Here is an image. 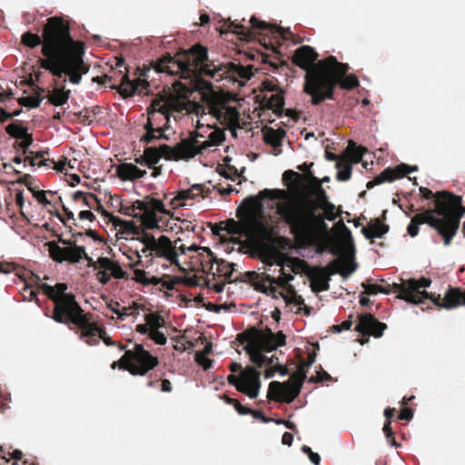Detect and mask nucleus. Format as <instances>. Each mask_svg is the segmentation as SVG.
Instances as JSON below:
<instances>
[{
    "label": "nucleus",
    "instance_id": "1",
    "mask_svg": "<svg viewBox=\"0 0 465 465\" xmlns=\"http://www.w3.org/2000/svg\"><path fill=\"white\" fill-rule=\"evenodd\" d=\"M151 69L156 73H166L169 75L181 74L182 78H198L207 76L220 81L223 78L239 76L249 80L252 75V65L243 66L233 62L218 63L210 61L208 49L201 44H195L187 50H181L174 56L166 53L162 57L153 60L149 66L137 68L138 78L131 81L127 74H124L117 84L114 76L104 74L93 79L100 84H112L110 88L116 90L124 98L127 99L135 94H142L149 87L147 78Z\"/></svg>",
    "mask_w": 465,
    "mask_h": 465
},
{
    "label": "nucleus",
    "instance_id": "2",
    "mask_svg": "<svg viewBox=\"0 0 465 465\" xmlns=\"http://www.w3.org/2000/svg\"><path fill=\"white\" fill-rule=\"evenodd\" d=\"M21 43L30 48L41 45L44 57L38 59L40 67L57 78L66 75L70 83L79 84L89 71L90 66L84 60L85 45L74 39L69 21L62 16L47 18L41 35L25 32Z\"/></svg>",
    "mask_w": 465,
    "mask_h": 465
},
{
    "label": "nucleus",
    "instance_id": "3",
    "mask_svg": "<svg viewBox=\"0 0 465 465\" xmlns=\"http://www.w3.org/2000/svg\"><path fill=\"white\" fill-rule=\"evenodd\" d=\"M329 203L328 195L319 183L315 197L288 193L286 201L276 203V213L298 242L311 244L328 231L319 211Z\"/></svg>",
    "mask_w": 465,
    "mask_h": 465
},
{
    "label": "nucleus",
    "instance_id": "4",
    "mask_svg": "<svg viewBox=\"0 0 465 465\" xmlns=\"http://www.w3.org/2000/svg\"><path fill=\"white\" fill-rule=\"evenodd\" d=\"M350 66L341 63L333 55L322 60V63L309 75L308 92L311 103L319 105L326 100H335L337 87L353 90L360 85L355 74H347Z\"/></svg>",
    "mask_w": 465,
    "mask_h": 465
},
{
    "label": "nucleus",
    "instance_id": "5",
    "mask_svg": "<svg viewBox=\"0 0 465 465\" xmlns=\"http://www.w3.org/2000/svg\"><path fill=\"white\" fill-rule=\"evenodd\" d=\"M35 279L37 288L54 303L52 318L56 322L67 325L74 324L81 331L95 324L92 321L93 314L84 312L75 300V295L66 292L68 289L66 283H56L54 286H51L47 283L39 282L40 278L38 276H35Z\"/></svg>",
    "mask_w": 465,
    "mask_h": 465
},
{
    "label": "nucleus",
    "instance_id": "6",
    "mask_svg": "<svg viewBox=\"0 0 465 465\" xmlns=\"http://www.w3.org/2000/svg\"><path fill=\"white\" fill-rule=\"evenodd\" d=\"M446 202H448V198L440 193L437 200V208L428 209L415 214L407 227L409 235L417 236L420 231L419 226L427 223L442 238L444 245H450L459 230V221L458 218H452L450 210L453 208V204Z\"/></svg>",
    "mask_w": 465,
    "mask_h": 465
},
{
    "label": "nucleus",
    "instance_id": "7",
    "mask_svg": "<svg viewBox=\"0 0 465 465\" xmlns=\"http://www.w3.org/2000/svg\"><path fill=\"white\" fill-rule=\"evenodd\" d=\"M237 340L242 344H247L245 351L251 361L258 368L264 366L267 361V356L263 355L262 351H272L286 343V336L282 331L273 333L269 327H266L263 331H260L256 327H252L239 333Z\"/></svg>",
    "mask_w": 465,
    "mask_h": 465
},
{
    "label": "nucleus",
    "instance_id": "8",
    "mask_svg": "<svg viewBox=\"0 0 465 465\" xmlns=\"http://www.w3.org/2000/svg\"><path fill=\"white\" fill-rule=\"evenodd\" d=\"M207 147H143L134 149L133 159L135 163L152 169V176L156 178L162 173V165H157L163 157L168 161H188L201 154Z\"/></svg>",
    "mask_w": 465,
    "mask_h": 465
},
{
    "label": "nucleus",
    "instance_id": "9",
    "mask_svg": "<svg viewBox=\"0 0 465 465\" xmlns=\"http://www.w3.org/2000/svg\"><path fill=\"white\" fill-rule=\"evenodd\" d=\"M251 27L248 28L243 25L235 21L228 20L223 23L221 27V34L234 33L238 35V38L242 41L251 42L256 38V35H260L265 41L266 38L274 37L275 35L282 34V28L274 25L266 23L259 20L255 16H252L250 19Z\"/></svg>",
    "mask_w": 465,
    "mask_h": 465
},
{
    "label": "nucleus",
    "instance_id": "10",
    "mask_svg": "<svg viewBox=\"0 0 465 465\" xmlns=\"http://www.w3.org/2000/svg\"><path fill=\"white\" fill-rule=\"evenodd\" d=\"M431 280L430 278L421 277L420 279L411 278L401 283H392L388 287H383L381 293L390 294L391 292L398 293V298L404 300L410 303L420 304L424 303L425 300H430V293L425 289L430 287Z\"/></svg>",
    "mask_w": 465,
    "mask_h": 465
},
{
    "label": "nucleus",
    "instance_id": "11",
    "mask_svg": "<svg viewBox=\"0 0 465 465\" xmlns=\"http://www.w3.org/2000/svg\"><path fill=\"white\" fill-rule=\"evenodd\" d=\"M209 113L214 116L233 136L237 128H242L245 123L241 119L236 107L230 105L229 97L223 94H214L208 103Z\"/></svg>",
    "mask_w": 465,
    "mask_h": 465
},
{
    "label": "nucleus",
    "instance_id": "12",
    "mask_svg": "<svg viewBox=\"0 0 465 465\" xmlns=\"http://www.w3.org/2000/svg\"><path fill=\"white\" fill-rule=\"evenodd\" d=\"M279 272H281V275L278 278H275L265 272L259 273L254 271H249L244 273L242 281L249 282L258 292L271 295L273 298H277L279 295H282L283 293L279 292L274 284L284 288L289 282L294 279L292 274L284 272L282 267Z\"/></svg>",
    "mask_w": 465,
    "mask_h": 465
},
{
    "label": "nucleus",
    "instance_id": "13",
    "mask_svg": "<svg viewBox=\"0 0 465 465\" xmlns=\"http://www.w3.org/2000/svg\"><path fill=\"white\" fill-rule=\"evenodd\" d=\"M147 113L148 120L145 124L146 133L141 138V142L148 143H153L159 138H166V135L163 134L164 129L162 126L154 127L153 125L156 121V116L164 120V125L169 124L171 113L169 103L165 101L163 97L154 98L148 107Z\"/></svg>",
    "mask_w": 465,
    "mask_h": 465
},
{
    "label": "nucleus",
    "instance_id": "14",
    "mask_svg": "<svg viewBox=\"0 0 465 465\" xmlns=\"http://www.w3.org/2000/svg\"><path fill=\"white\" fill-rule=\"evenodd\" d=\"M288 192L282 189H263L260 191L258 195L247 197L241 206L237 208L236 214H241L243 218L257 217L262 214V200H280L286 201Z\"/></svg>",
    "mask_w": 465,
    "mask_h": 465
},
{
    "label": "nucleus",
    "instance_id": "15",
    "mask_svg": "<svg viewBox=\"0 0 465 465\" xmlns=\"http://www.w3.org/2000/svg\"><path fill=\"white\" fill-rule=\"evenodd\" d=\"M21 148L23 149V153L13 158V162L15 163L24 162L25 163H29L31 166L48 167L60 173L64 172L67 165L71 169L74 168V164H72V160H68L66 156L63 155L58 161H54L51 158H45V154H48L47 150L35 153L32 151H28L29 147Z\"/></svg>",
    "mask_w": 465,
    "mask_h": 465
},
{
    "label": "nucleus",
    "instance_id": "16",
    "mask_svg": "<svg viewBox=\"0 0 465 465\" xmlns=\"http://www.w3.org/2000/svg\"><path fill=\"white\" fill-rule=\"evenodd\" d=\"M129 373L134 376H144L158 364L157 357L152 355L142 344L136 343L132 350H126Z\"/></svg>",
    "mask_w": 465,
    "mask_h": 465
},
{
    "label": "nucleus",
    "instance_id": "17",
    "mask_svg": "<svg viewBox=\"0 0 465 465\" xmlns=\"http://www.w3.org/2000/svg\"><path fill=\"white\" fill-rule=\"evenodd\" d=\"M319 54L313 47L310 45H302L298 47L292 55V63L306 72L304 75L303 92L309 95L308 92V79L309 75L317 68L322 63L318 61Z\"/></svg>",
    "mask_w": 465,
    "mask_h": 465
},
{
    "label": "nucleus",
    "instance_id": "18",
    "mask_svg": "<svg viewBox=\"0 0 465 465\" xmlns=\"http://www.w3.org/2000/svg\"><path fill=\"white\" fill-rule=\"evenodd\" d=\"M58 241L66 246L60 247L54 242H48L49 254L54 261L57 262H69L76 263L81 260V253L84 252V246L76 245V240L72 242L71 240H64L60 236Z\"/></svg>",
    "mask_w": 465,
    "mask_h": 465
},
{
    "label": "nucleus",
    "instance_id": "19",
    "mask_svg": "<svg viewBox=\"0 0 465 465\" xmlns=\"http://www.w3.org/2000/svg\"><path fill=\"white\" fill-rule=\"evenodd\" d=\"M160 214H171V211L165 208L162 200L146 197V210L145 213L140 215V219L147 229L153 230L159 226H163L161 223L163 218Z\"/></svg>",
    "mask_w": 465,
    "mask_h": 465
},
{
    "label": "nucleus",
    "instance_id": "20",
    "mask_svg": "<svg viewBox=\"0 0 465 465\" xmlns=\"http://www.w3.org/2000/svg\"><path fill=\"white\" fill-rule=\"evenodd\" d=\"M386 328L387 325L379 322L372 314L362 313L359 315V322L355 327V331L362 335L359 342L364 344L369 341L371 335L375 338L381 337Z\"/></svg>",
    "mask_w": 465,
    "mask_h": 465
},
{
    "label": "nucleus",
    "instance_id": "21",
    "mask_svg": "<svg viewBox=\"0 0 465 465\" xmlns=\"http://www.w3.org/2000/svg\"><path fill=\"white\" fill-rule=\"evenodd\" d=\"M367 147H345L341 153V159L336 163L339 169L337 173V180L346 182L351 176V163H358L363 153H367Z\"/></svg>",
    "mask_w": 465,
    "mask_h": 465
},
{
    "label": "nucleus",
    "instance_id": "22",
    "mask_svg": "<svg viewBox=\"0 0 465 465\" xmlns=\"http://www.w3.org/2000/svg\"><path fill=\"white\" fill-rule=\"evenodd\" d=\"M302 388L299 384H292L288 381L285 382L272 381L269 384L267 397L277 402H292L300 394Z\"/></svg>",
    "mask_w": 465,
    "mask_h": 465
},
{
    "label": "nucleus",
    "instance_id": "23",
    "mask_svg": "<svg viewBox=\"0 0 465 465\" xmlns=\"http://www.w3.org/2000/svg\"><path fill=\"white\" fill-rule=\"evenodd\" d=\"M203 252H205V255L200 253L203 266L210 265V268H213V265L215 263L217 265L216 272L219 276L223 277L228 282L238 281V278L232 279L236 266L235 263L228 262L223 259H218L210 248H204Z\"/></svg>",
    "mask_w": 465,
    "mask_h": 465
},
{
    "label": "nucleus",
    "instance_id": "24",
    "mask_svg": "<svg viewBox=\"0 0 465 465\" xmlns=\"http://www.w3.org/2000/svg\"><path fill=\"white\" fill-rule=\"evenodd\" d=\"M212 193L210 188L204 184L195 183L188 189H183L177 192L176 195L171 200L170 205L173 209L187 205V201H196L207 198Z\"/></svg>",
    "mask_w": 465,
    "mask_h": 465
},
{
    "label": "nucleus",
    "instance_id": "25",
    "mask_svg": "<svg viewBox=\"0 0 465 465\" xmlns=\"http://www.w3.org/2000/svg\"><path fill=\"white\" fill-rule=\"evenodd\" d=\"M260 372L252 366H247L241 372V382L242 387L239 389V391L245 394L251 399H255L261 388Z\"/></svg>",
    "mask_w": 465,
    "mask_h": 465
},
{
    "label": "nucleus",
    "instance_id": "26",
    "mask_svg": "<svg viewBox=\"0 0 465 465\" xmlns=\"http://www.w3.org/2000/svg\"><path fill=\"white\" fill-rule=\"evenodd\" d=\"M419 170L417 165H408L406 163L399 164L395 169L387 168L377 175L373 180L367 183V188L371 189L375 185L381 184L385 182H393L397 178H401L408 173L417 172Z\"/></svg>",
    "mask_w": 465,
    "mask_h": 465
},
{
    "label": "nucleus",
    "instance_id": "27",
    "mask_svg": "<svg viewBox=\"0 0 465 465\" xmlns=\"http://www.w3.org/2000/svg\"><path fill=\"white\" fill-rule=\"evenodd\" d=\"M419 191L425 199H434V208H437V200L439 195H440V193L444 194L446 198H448V202H446L447 203H455V206L453 205V208L450 210V213L451 215L453 216L452 218H458L459 224L460 223V219L465 213V208L461 205V198L460 196H456L453 193L446 191L437 192L434 193L431 190L422 186L420 187Z\"/></svg>",
    "mask_w": 465,
    "mask_h": 465
},
{
    "label": "nucleus",
    "instance_id": "28",
    "mask_svg": "<svg viewBox=\"0 0 465 465\" xmlns=\"http://www.w3.org/2000/svg\"><path fill=\"white\" fill-rule=\"evenodd\" d=\"M263 214L245 218V237L254 241H264L271 236V230L262 220Z\"/></svg>",
    "mask_w": 465,
    "mask_h": 465
},
{
    "label": "nucleus",
    "instance_id": "29",
    "mask_svg": "<svg viewBox=\"0 0 465 465\" xmlns=\"http://www.w3.org/2000/svg\"><path fill=\"white\" fill-rule=\"evenodd\" d=\"M430 301L439 308L452 309L460 305H465V292L458 288H450L442 299L440 294L430 293Z\"/></svg>",
    "mask_w": 465,
    "mask_h": 465
},
{
    "label": "nucleus",
    "instance_id": "30",
    "mask_svg": "<svg viewBox=\"0 0 465 465\" xmlns=\"http://www.w3.org/2000/svg\"><path fill=\"white\" fill-rule=\"evenodd\" d=\"M151 254L163 258L172 264L178 265V253L175 245L167 236L162 235L157 239Z\"/></svg>",
    "mask_w": 465,
    "mask_h": 465
},
{
    "label": "nucleus",
    "instance_id": "31",
    "mask_svg": "<svg viewBox=\"0 0 465 465\" xmlns=\"http://www.w3.org/2000/svg\"><path fill=\"white\" fill-rule=\"evenodd\" d=\"M336 226L341 229L339 247H333L330 252L334 255H338L341 252L353 255L354 243L350 229L344 224L342 220H340Z\"/></svg>",
    "mask_w": 465,
    "mask_h": 465
},
{
    "label": "nucleus",
    "instance_id": "32",
    "mask_svg": "<svg viewBox=\"0 0 465 465\" xmlns=\"http://www.w3.org/2000/svg\"><path fill=\"white\" fill-rule=\"evenodd\" d=\"M239 221L228 219L220 225H216L213 233L220 234L221 231H225L231 235L245 236V218L241 214H236Z\"/></svg>",
    "mask_w": 465,
    "mask_h": 465
},
{
    "label": "nucleus",
    "instance_id": "33",
    "mask_svg": "<svg viewBox=\"0 0 465 465\" xmlns=\"http://www.w3.org/2000/svg\"><path fill=\"white\" fill-rule=\"evenodd\" d=\"M316 270H324V275H328L330 278L331 275L340 274L342 278H348L355 270L356 264L352 263L350 266H346L345 263L337 259L330 262L325 267H314Z\"/></svg>",
    "mask_w": 465,
    "mask_h": 465
},
{
    "label": "nucleus",
    "instance_id": "34",
    "mask_svg": "<svg viewBox=\"0 0 465 465\" xmlns=\"http://www.w3.org/2000/svg\"><path fill=\"white\" fill-rule=\"evenodd\" d=\"M97 270L104 271L113 275L115 279H127L128 275L124 272L118 262L114 261L108 257H99L96 261Z\"/></svg>",
    "mask_w": 465,
    "mask_h": 465
},
{
    "label": "nucleus",
    "instance_id": "35",
    "mask_svg": "<svg viewBox=\"0 0 465 465\" xmlns=\"http://www.w3.org/2000/svg\"><path fill=\"white\" fill-rule=\"evenodd\" d=\"M117 174L123 181H134L146 175V170L139 168L131 163H121L117 167Z\"/></svg>",
    "mask_w": 465,
    "mask_h": 465
},
{
    "label": "nucleus",
    "instance_id": "36",
    "mask_svg": "<svg viewBox=\"0 0 465 465\" xmlns=\"http://www.w3.org/2000/svg\"><path fill=\"white\" fill-rule=\"evenodd\" d=\"M307 275L312 279L311 287L312 292H320L330 289L331 278L328 275H324V270L312 268L307 272Z\"/></svg>",
    "mask_w": 465,
    "mask_h": 465
},
{
    "label": "nucleus",
    "instance_id": "37",
    "mask_svg": "<svg viewBox=\"0 0 465 465\" xmlns=\"http://www.w3.org/2000/svg\"><path fill=\"white\" fill-rule=\"evenodd\" d=\"M267 106L272 109L274 114L282 115L284 112V99L282 94H273L268 99ZM285 114L297 121L300 117L299 113L293 109H286Z\"/></svg>",
    "mask_w": 465,
    "mask_h": 465
},
{
    "label": "nucleus",
    "instance_id": "38",
    "mask_svg": "<svg viewBox=\"0 0 465 465\" xmlns=\"http://www.w3.org/2000/svg\"><path fill=\"white\" fill-rule=\"evenodd\" d=\"M6 132L11 136L16 139H23L22 142H15L14 145H31L33 139L27 133V128L25 127L21 123L15 122L6 126Z\"/></svg>",
    "mask_w": 465,
    "mask_h": 465
},
{
    "label": "nucleus",
    "instance_id": "39",
    "mask_svg": "<svg viewBox=\"0 0 465 465\" xmlns=\"http://www.w3.org/2000/svg\"><path fill=\"white\" fill-rule=\"evenodd\" d=\"M389 231V226L381 223L380 218L374 221V223L369 227H362L361 232L367 239L380 238Z\"/></svg>",
    "mask_w": 465,
    "mask_h": 465
},
{
    "label": "nucleus",
    "instance_id": "40",
    "mask_svg": "<svg viewBox=\"0 0 465 465\" xmlns=\"http://www.w3.org/2000/svg\"><path fill=\"white\" fill-rule=\"evenodd\" d=\"M303 176L292 170L285 171L282 174V181L290 191L297 192L302 183Z\"/></svg>",
    "mask_w": 465,
    "mask_h": 465
},
{
    "label": "nucleus",
    "instance_id": "41",
    "mask_svg": "<svg viewBox=\"0 0 465 465\" xmlns=\"http://www.w3.org/2000/svg\"><path fill=\"white\" fill-rule=\"evenodd\" d=\"M70 91H65L64 87L54 88L48 95V102L55 106L64 105L69 99Z\"/></svg>",
    "mask_w": 465,
    "mask_h": 465
},
{
    "label": "nucleus",
    "instance_id": "42",
    "mask_svg": "<svg viewBox=\"0 0 465 465\" xmlns=\"http://www.w3.org/2000/svg\"><path fill=\"white\" fill-rule=\"evenodd\" d=\"M284 134L285 133L283 130L269 129L264 135L265 143L269 145H281V142Z\"/></svg>",
    "mask_w": 465,
    "mask_h": 465
},
{
    "label": "nucleus",
    "instance_id": "43",
    "mask_svg": "<svg viewBox=\"0 0 465 465\" xmlns=\"http://www.w3.org/2000/svg\"><path fill=\"white\" fill-rule=\"evenodd\" d=\"M167 215L170 216V218L169 219L163 218V222L161 223V224H163V226H159L156 229L165 231V232H174L178 233L177 232L178 228H179L178 221L180 220V218L174 217L172 213H171V214H167Z\"/></svg>",
    "mask_w": 465,
    "mask_h": 465
},
{
    "label": "nucleus",
    "instance_id": "44",
    "mask_svg": "<svg viewBox=\"0 0 465 465\" xmlns=\"http://www.w3.org/2000/svg\"><path fill=\"white\" fill-rule=\"evenodd\" d=\"M144 320L151 330H158L165 324V321L163 316L155 312L145 314Z\"/></svg>",
    "mask_w": 465,
    "mask_h": 465
},
{
    "label": "nucleus",
    "instance_id": "45",
    "mask_svg": "<svg viewBox=\"0 0 465 465\" xmlns=\"http://www.w3.org/2000/svg\"><path fill=\"white\" fill-rule=\"evenodd\" d=\"M209 139L203 141L200 145H216L224 141L225 134L222 129H214L209 134Z\"/></svg>",
    "mask_w": 465,
    "mask_h": 465
},
{
    "label": "nucleus",
    "instance_id": "46",
    "mask_svg": "<svg viewBox=\"0 0 465 465\" xmlns=\"http://www.w3.org/2000/svg\"><path fill=\"white\" fill-rule=\"evenodd\" d=\"M44 97L41 96L40 94H37L36 95L21 97L18 99V103L22 106L29 108H37L40 105Z\"/></svg>",
    "mask_w": 465,
    "mask_h": 465
},
{
    "label": "nucleus",
    "instance_id": "47",
    "mask_svg": "<svg viewBox=\"0 0 465 465\" xmlns=\"http://www.w3.org/2000/svg\"><path fill=\"white\" fill-rule=\"evenodd\" d=\"M102 113L100 106H94L93 108H84L79 113V117H83L84 121L93 123L97 120V115Z\"/></svg>",
    "mask_w": 465,
    "mask_h": 465
},
{
    "label": "nucleus",
    "instance_id": "48",
    "mask_svg": "<svg viewBox=\"0 0 465 465\" xmlns=\"http://www.w3.org/2000/svg\"><path fill=\"white\" fill-rule=\"evenodd\" d=\"M223 399L225 403L232 405L240 415H247L251 412V408L242 405L236 399L231 398L227 395H223Z\"/></svg>",
    "mask_w": 465,
    "mask_h": 465
},
{
    "label": "nucleus",
    "instance_id": "49",
    "mask_svg": "<svg viewBox=\"0 0 465 465\" xmlns=\"http://www.w3.org/2000/svg\"><path fill=\"white\" fill-rule=\"evenodd\" d=\"M249 58L251 60L261 61L262 64H269L274 69L278 68V64L276 62L271 60V56L267 54L262 52H252L249 54Z\"/></svg>",
    "mask_w": 465,
    "mask_h": 465
},
{
    "label": "nucleus",
    "instance_id": "50",
    "mask_svg": "<svg viewBox=\"0 0 465 465\" xmlns=\"http://www.w3.org/2000/svg\"><path fill=\"white\" fill-rule=\"evenodd\" d=\"M319 215L322 217L323 222H325V220L334 221L337 217L335 213V205L331 203L321 208L319 211Z\"/></svg>",
    "mask_w": 465,
    "mask_h": 465
},
{
    "label": "nucleus",
    "instance_id": "51",
    "mask_svg": "<svg viewBox=\"0 0 465 465\" xmlns=\"http://www.w3.org/2000/svg\"><path fill=\"white\" fill-rule=\"evenodd\" d=\"M118 348L120 351H124V354L121 357L119 361H114L111 365V368L114 370L119 368L129 372L128 360L126 358V346L122 343H119Z\"/></svg>",
    "mask_w": 465,
    "mask_h": 465
},
{
    "label": "nucleus",
    "instance_id": "52",
    "mask_svg": "<svg viewBox=\"0 0 465 465\" xmlns=\"http://www.w3.org/2000/svg\"><path fill=\"white\" fill-rule=\"evenodd\" d=\"M331 376L325 371L322 366L319 367V370L316 371V376H311L309 378V382L311 383H317V382H322V381H331Z\"/></svg>",
    "mask_w": 465,
    "mask_h": 465
},
{
    "label": "nucleus",
    "instance_id": "53",
    "mask_svg": "<svg viewBox=\"0 0 465 465\" xmlns=\"http://www.w3.org/2000/svg\"><path fill=\"white\" fill-rule=\"evenodd\" d=\"M53 194L54 193L52 191H44L40 190L39 188L35 189L32 194L34 198L41 204L46 206L50 205L51 202L47 199L46 194Z\"/></svg>",
    "mask_w": 465,
    "mask_h": 465
},
{
    "label": "nucleus",
    "instance_id": "54",
    "mask_svg": "<svg viewBox=\"0 0 465 465\" xmlns=\"http://www.w3.org/2000/svg\"><path fill=\"white\" fill-rule=\"evenodd\" d=\"M23 456V452L19 450H15L13 452H10L8 456V460H10L9 465H34L33 462L27 460L22 461V463L19 464L18 461L22 460Z\"/></svg>",
    "mask_w": 465,
    "mask_h": 465
},
{
    "label": "nucleus",
    "instance_id": "55",
    "mask_svg": "<svg viewBox=\"0 0 465 465\" xmlns=\"http://www.w3.org/2000/svg\"><path fill=\"white\" fill-rule=\"evenodd\" d=\"M140 241L144 244V248L142 250L143 253L146 252L147 251L152 252V250L153 249L154 245L157 242V239H155L153 235L149 233H145L144 235H143Z\"/></svg>",
    "mask_w": 465,
    "mask_h": 465
},
{
    "label": "nucleus",
    "instance_id": "56",
    "mask_svg": "<svg viewBox=\"0 0 465 465\" xmlns=\"http://www.w3.org/2000/svg\"><path fill=\"white\" fill-rule=\"evenodd\" d=\"M18 183L25 184L27 189L33 193L38 186L35 184V180L30 174H25L17 180Z\"/></svg>",
    "mask_w": 465,
    "mask_h": 465
},
{
    "label": "nucleus",
    "instance_id": "57",
    "mask_svg": "<svg viewBox=\"0 0 465 465\" xmlns=\"http://www.w3.org/2000/svg\"><path fill=\"white\" fill-rule=\"evenodd\" d=\"M176 279L178 282V284H183L185 286L189 287H194L198 286V278L196 275H191V276H176Z\"/></svg>",
    "mask_w": 465,
    "mask_h": 465
},
{
    "label": "nucleus",
    "instance_id": "58",
    "mask_svg": "<svg viewBox=\"0 0 465 465\" xmlns=\"http://www.w3.org/2000/svg\"><path fill=\"white\" fill-rule=\"evenodd\" d=\"M149 337L156 344L159 345H164L167 342V338L164 333L159 331L158 330H151L149 332Z\"/></svg>",
    "mask_w": 465,
    "mask_h": 465
},
{
    "label": "nucleus",
    "instance_id": "59",
    "mask_svg": "<svg viewBox=\"0 0 465 465\" xmlns=\"http://www.w3.org/2000/svg\"><path fill=\"white\" fill-rule=\"evenodd\" d=\"M219 173L229 180L235 181V179L239 176L238 171L234 167H229L228 170L224 167H221L218 169Z\"/></svg>",
    "mask_w": 465,
    "mask_h": 465
},
{
    "label": "nucleus",
    "instance_id": "60",
    "mask_svg": "<svg viewBox=\"0 0 465 465\" xmlns=\"http://www.w3.org/2000/svg\"><path fill=\"white\" fill-rule=\"evenodd\" d=\"M281 296L284 299L286 303H294L296 305L304 304L303 298L301 295L296 294L293 290L291 291V295L282 294Z\"/></svg>",
    "mask_w": 465,
    "mask_h": 465
},
{
    "label": "nucleus",
    "instance_id": "61",
    "mask_svg": "<svg viewBox=\"0 0 465 465\" xmlns=\"http://www.w3.org/2000/svg\"><path fill=\"white\" fill-rule=\"evenodd\" d=\"M100 328L101 327H99L96 323L92 324V326L81 331L80 338L81 339H84V338L88 339V338H92L93 336H98Z\"/></svg>",
    "mask_w": 465,
    "mask_h": 465
},
{
    "label": "nucleus",
    "instance_id": "62",
    "mask_svg": "<svg viewBox=\"0 0 465 465\" xmlns=\"http://www.w3.org/2000/svg\"><path fill=\"white\" fill-rule=\"evenodd\" d=\"M391 424V421H385V423L383 425V432H384L389 443H391L393 446H398V443L395 440L394 432L392 430Z\"/></svg>",
    "mask_w": 465,
    "mask_h": 465
},
{
    "label": "nucleus",
    "instance_id": "63",
    "mask_svg": "<svg viewBox=\"0 0 465 465\" xmlns=\"http://www.w3.org/2000/svg\"><path fill=\"white\" fill-rule=\"evenodd\" d=\"M361 286L364 288V292L369 295H374L380 292H383V287L378 284H372L366 282H362Z\"/></svg>",
    "mask_w": 465,
    "mask_h": 465
},
{
    "label": "nucleus",
    "instance_id": "64",
    "mask_svg": "<svg viewBox=\"0 0 465 465\" xmlns=\"http://www.w3.org/2000/svg\"><path fill=\"white\" fill-rule=\"evenodd\" d=\"M176 281V276L171 277L169 275H164L163 277L161 286L166 290L173 291L175 289L176 284H178V282Z\"/></svg>",
    "mask_w": 465,
    "mask_h": 465
}]
</instances>
